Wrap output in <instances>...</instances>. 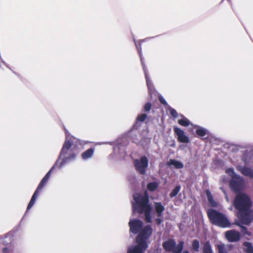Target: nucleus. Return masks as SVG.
I'll use <instances>...</instances> for the list:
<instances>
[{
  "mask_svg": "<svg viewBox=\"0 0 253 253\" xmlns=\"http://www.w3.org/2000/svg\"><path fill=\"white\" fill-rule=\"evenodd\" d=\"M78 141V140L74 136H71L69 138L66 139L61 150L59 158H58L53 166L48 171V172L41 181L27 206V211L29 210L35 204L37 196H38L40 191L42 190V189L48 182L53 170L56 168L61 169L67 161L75 159L76 157V154L75 153H73L70 154L69 156L63 158V160L59 163V161L61 157L66 155L68 153V152L71 148L72 146L74 143H77Z\"/></svg>",
  "mask_w": 253,
  "mask_h": 253,
  "instance_id": "obj_1",
  "label": "nucleus"
},
{
  "mask_svg": "<svg viewBox=\"0 0 253 253\" xmlns=\"http://www.w3.org/2000/svg\"><path fill=\"white\" fill-rule=\"evenodd\" d=\"M234 206L239 211L237 216L239 221L243 224L249 225L253 219L250 210L252 201L250 197L245 193L237 194L234 201Z\"/></svg>",
  "mask_w": 253,
  "mask_h": 253,
  "instance_id": "obj_2",
  "label": "nucleus"
},
{
  "mask_svg": "<svg viewBox=\"0 0 253 253\" xmlns=\"http://www.w3.org/2000/svg\"><path fill=\"white\" fill-rule=\"evenodd\" d=\"M135 204H133V209L139 214L144 213L145 220L147 223L152 222L151 212L152 207L149 204V197L147 191L144 195L137 193L133 195Z\"/></svg>",
  "mask_w": 253,
  "mask_h": 253,
  "instance_id": "obj_3",
  "label": "nucleus"
},
{
  "mask_svg": "<svg viewBox=\"0 0 253 253\" xmlns=\"http://www.w3.org/2000/svg\"><path fill=\"white\" fill-rule=\"evenodd\" d=\"M207 213L212 224L223 228L230 226V221L224 213L213 209H208Z\"/></svg>",
  "mask_w": 253,
  "mask_h": 253,
  "instance_id": "obj_4",
  "label": "nucleus"
},
{
  "mask_svg": "<svg viewBox=\"0 0 253 253\" xmlns=\"http://www.w3.org/2000/svg\"><path fill=\"white\" fill-rule=\"evenodd\" d=\"M152 233V228L150 225H146L139 233L136 237V243L148 247L147 241L151 236Z\"/></svg>",
  "mask_w": 253,
  "mask_h": 253,
  "instance_id": "obj_5",
  "label": "nucleus"
},
{
  "mask_svg": "<svg viewBox=\"0 0 253 253\" xmlns=\"http://www.w3.org/2000/svg\"><path fill=\"white\" fill-rule=\"evenodd\" d=\"M134 165L136 170L140 174H144L148 166V160L146 156H142L140 159H135Z\"/></svg>",
  "mask_w": 253,
  "mask_h": 253,
  "instance_id": "obj_6",
  "label": "nucleus"
},
{
  "mask_svg": "<svg viewBox=\"0 0 253 253\" xmlns=\"http://www.w3.org/2000/svg\"><path fill=\"white\" fill-rule=\"evenodd\" d=\"M243 185V178L237 174L232 176L230 181V186L233 191L236 192L240 191L242 189Z\"/></svg>",
  "mask_w": 253,
  "mask_h": 253,
  "instance_id": "obj_7",
  "label": "nucleus"
},
{
  "mask_svg": "<svg viewBox=\"0 0 253 253\" xmlns=\"http://www.w3.org/2000/svg\"><path fill=\"white\" fill-rule=\"evenodd\" d=\"M129 226V231L134 234H136L140 232L142 229L143 223L138 219H131L128 223Z\"/></svg>",
  "mask_w": 253,
  "mask_h": 253,
  "instance_id": "obj_8",
  "label": "nucleus"
},
{
  "mask_svg": "<svg viewBox=\"0 0 253 253\" xmlns=\"http://www.w3.org/2000/svg\"><path fill=\"white\" fill-rule=\"evenodd\" d=\"M174 134L177 136V140L182 143H188L189 141L188 136L184 134L183 130L177 127H173Z\"/></svg>",
  "mask_w": 253,
  "mask_h": 253,
  "instance_id": "obj_9",
  "label": "nucleus"
},
{
  "mask_svg": "<svg viewBox=\"0 0 253 253\" xmlns=\"http://www.w3.org/2000/svg\"><path fill=\"white\" fill-rule=\"evenodd\" d=\"M225 237L229 242H231L238 241L241 238L240 233L234 230L227 231L225 233Z\"/></svg>",
  "mask_w": 253,
  "mask_h": 253,
  "instance_id": "obj_10",
  "label": "nucleus"
},
{
  "mask_svg": "<svg viewBox=\"0 0 253 253\" xmlns=\"http://www.w3.org/2000/svg\"><path fill=\"white\" fill-rule=\"evenodd\" d=\"M237 169L244 175L253 178V169L251 168L245 166H239L237 167Z\"/></svg>",
  "mask_w": 253,
  "mask_h": 253,
  "instance_id": "obj_11",
  "label": "nucleus"
},
{
  "mask_svg": "<svg viewBox=\"0 0 253 253\" xmlns=\"http://www.w3.org/2000/svg\"><path fill=\"white\" fill-rule=\"evenodd\" d=\"M176 242L173 239H169L163 243L162 246L164 249L169 252H171L175 247Z\"/></svg>",
  "mask_w": 253,
  "mask_h": 253,
  "instance_id": "obj_12",
  "label": "nucleus"
},
{
  "mask_svg": "<svg viewBox=\"0 0 253 253\" xmlns=\"http://www.w3.org/2000/svg\"><path fill=\"white\" fill-rule=\"evenodd\" d=\"M148 247L137 244L131 249H129L127 251V253H145V251Z\"/></svg>",
  "mask_w": 253,
  "mask_h": 253,
  "instance_id": "obj_13",
  "label": "nucleus"
},
{
  "mask_svg": "<svg viewBox=\"0 0 253 253\" xmlns=\"http://www.w3.org/2000/svg\"><path fill=\"white\" fill-rule=\"evenodd\" d=\"M154 208L157 216L159 217H163V214L165 211V207L162 203L161 202H155Z\"/></svg>",
  "mask_w": 253,
  "mask_h": 253,
  "instance_id": "obj_14",
  "label": "nucleus"
},
{
  "mask_svg": "<svg viewBox=\"0 0 253 253\" xmlns=\"http://www.w3.org/2000/svg\"><path fill=\"white\" fill-rule=\"evenodd\" d=\"M94 153V148L92 147L90 148L82 154L81 157L83 160H87L93 156Z\"/></svg>",
  "mask_w": 253,
  "mask_h": 253,
  "instance_id": "obj_15",
  "label": "nucleus"
},
{
  "mask_svg": "<svg viewBox=\"0 0 253 253\" xmlns=\"http://www.w3.org/2000/svg\"><path fill=\"white\" fill-rule=\"evenodd\" d=\"M206 194L208 198V200L209 203V205L212 208H216L217 207V203L216 202L213 198L209 190H207Z\"/></svg>",
  "mask_w": 253,
  "mask_h": 253,
  "instance_id": "obj_16",
  "label": "nucleus"
},
{
  "mask_svg": "<svg viewBox=\"0 0 253 253\" xmlns=\"http://www.w3.org/2000/svg\"><path fill=\"white\" fill-rule=\"evenodd\" d=\"M243 251L246 253H253V246L249 242H245L243 243Z\"/></svg>",
  "mask_w": 253,
  "mask_h": 253,
  "instance_id": "obj_17",
  "label": "nucleus"
},
{
  "mask_svg": "<svg viewBox=\"0 0 253 253\" xmlns=\"http://www.w3.org/2000/svg\"><path fill=\"white\" fill-rule=\"evenodd\" d=\"M168 165L174 166L176 169H180L183 168V164L179 161L174 159H170L168 162Z\"/></svg>",
  "mask_w": 253,
  "mask_h": 253,
  "instance_id": "obj_18",
  "label": "nucleus"
},
{
  "mask_svg": "<svg viewBox=\"0 0 253 253\" xmlns=\"http://www.w3.org/2000/svg\"><path fill=\"white\" fill-rule=\"evenodd\" d=\"M203 253H213L210 241H208L203 244Z\"/></svg>",
  "mask_w": 253,
  "mask_h": 253,
  "instance_id": "obj_19",
  "label": "nucleus"
},
{
  "mask_svg": "<svg viewBox=\"0 0 253 253\" xmlns=\"http://www.w3.org/2000/svg\"><path fill=\"white\" fill-rule=\"evenodd\" d=\"M184 242L183 241H180L177 245H175L174 249L171 252L172 253H182V251L183 249Z\"/></svg>",
  "mask_w": 253,
  "mask_h": 253,
  "instance_id": "obj_20",
  "label": "nucleus"
},
{
  "mask_svg": "<svg viewBox=\"0 0 253 253\" xmlns=\"http://www.w3.org/2000/svg\"><path fill=\"white\" fill-rule=\"evenodd\" d=\"M184 242L183 241H180L177 245H175L174 249L171 252L172 253H182V251L183 249Z\"/></svg>",
  "mask_w": 253,
  "mask_h": 253,
  "instance_id": "obj_21",
  "label": "nucleus"
},
{
  "mask_svg": "<svg viewBox=\"0 0 253 253\" xmlns=\"http://www.w3.org/2000/svg\"><path fill=\"white\" fill-rule=\"evenodd\" d=\"M137 49L139 51V54H140V60H141V65H142V68H143V70L144 71V73L145 74V78H146V81H147V86H148V88L149 89L150 88V87H149V85L148 84V75H147V71H146V67H145V64L141 57V47H140V49L138 48V47H137Z\"/></svg>",
  "mask_w": 253,
  "mask_h": 253,
  "instance_id": "obj_22",
  "label": "nucleus"
},
{
  "mask_svg": "<svg viewBox=\"0 0 253 253\" xmlns=\"http://www.w3.org/2000/svg\"><path fill=\"white\" fill-rule=\"evenodd\" d=\"M181 116L182 117V119L178 120V123L180 126H189L190 124V122L189 121V120L183 115H181Z\"/></svg>",
  "mask_w": 253,
  "mask_h": 253,
  "instance_id": "obj_23",
  "label": "nucleus"
},
{
  "mask_svg": "<svg viewBox=\"0 0 253 253\" xmlns=\"http://www.w3.org/2000/svg\"><path fill=\"white\" fill-rule=\"evenodd\" d=\"M158 187V184L155 182H150L147 184V188L151 192L154 191Z\"/></svg>",
  "mask_w": 253,
  "mask_h": 253,
  "instance_id": "obj_24",
  "label": "nucleus"
},
{
  "mask_svg": "<svg viewBox=\"0 0 253 253\" xmlns=\"http://www.w3.org/2000/svg\"><path fill=\"white\" fill-rule=\"evenodd\" d=\"M181 189L180 185H178L175 186V187L172 190V191L169 194V197L170 198H173L175 197L179 192L180 191Z\"/></svg>",
  "mask_w": 253,
  "mask_h": 253,
  "instance_id": "obj_25",
  "label": "nucleus"
},
{
  "mask_svg": "<svg viewBox=\"0 0 253 253\" xmlns=\"http://www.w3.org/2000/svg\"><path fill=\"white\" fill-rule=\"evenodd\" d=\"M196 134L198 136L203 137L207 134V130L203 127H200L196 130Z\"/></svg>",
  "mask_w": 253,
  "mask_h": 253,
  "instance_id": "obj_26",
  "label": "nucleus"
},
{
  "mask_svg": "<svg viewBox=\"0 0 253 253\" xmlns=\"http://www.w3.org/2000/svg\"><path fill=\"white\" fill-rule=\"evenodd\" d=\"M200 248L199 241L197 240H194L192 242V249L195 252H198Z\"/></svg>",
  "mask_w": 253,
  "mask_h": 253,
  "instance_id": "obj_27",
  "label": "nucleus"
},
{
  "mask_svg": "<svg viewBox=\"0 0 253 253\" xmlns=\"http://www.w3.org/2000/svg\"><path fill=\"white\" fill-rule=\"evenodd\" d=\"M241 221H240L239 222V221H236L235 222L234 224L240 226L241 228V232L244 234H248V235H250V233H248V230H247V228L245 227V226H242L241 224ZM242 224H243L242 223Z\"/></svg>",
  "mask_w": 253,
  "mask_h": 253,
  "instance_id": "obj_28",
  "label": "nucleus"
},
{
  "mask_svg": "<svg viewBox=\"0 0 253 253\" xmlns=\"http://www.w3.org/2000/svg\"><path fill=\"white\" fill-rule=\"evenodd\" d=\"M217 249L218 253H227L224 244H218Z\"/></svg>",
  "mask_w": 253,
  "mask_h": 253,
  "instance_id": "obj_29",
  "label": "nucleus"
},
{
  "mask_svg": "<svg viewBox=\"0 0 253 253\" xmlns=\"http://www.w3.org/2000/svg\"><path fill=\"white\" fill-rule=\"evenodd\" d=\"M147 117V116L146 114H141L140 115H138L136 118V121L137 122H143L146 120Z\"/></svg>",
  "mask_w": 253,
  "mask_h": 253,
  "instance_id": "obj_30",
  "label": "nucleus"
},
{
  "mask_svg": "<svg viewBox=\"0 0 253 253\" xmlns=\"http://www.w3.org/2000/svg\"><path fill=\"white\" fill-rule=\"evenodd\" d=\"M169 112L170 115L173 118H176L178 117V113L174 109L172 108H170L169 109Z\"/></svg>",
  "mask_w": 253,
  "mask_h": 253,
  "instance_id": "obj_31",
  "label": "nucleus"
},
{
  "mask_svg": "<svg viewBox=\"0 0 253 253\" xmlns=\"http://www.w3.org/2000/svg\"><path fill=\"white\" fill-rule=\"evenodd\" d=\"M151 107H152L151 104L149 102H147L144 106V107H143L144 111L145 112L148 113L151 109Z\"/></svg>",
  "mask_w": 253,
  "mask_h": 253,
  "instance_id": "obj_32",
  "label": "nucleus"
},
{
  "mask_svg": "<svg viewBox=\"0 0 253 253\" xmlns=\"http://www.w3.org/2000/svg\"><path fill=\"white\" fill-rule=\"evenodd\" d=\"M226 172L231 176L234 175L235 174H236L234 171V169L233 168H228L226 169Z\"/></svg>",
  "mask_w": 253,
  "mask_h": 253,
  "instance_id": "obj_33",
  "label": "nucleus"
},
{
  "mask_svg": "<svg viewBox=\"0 0 253 253\" xmlns=\"http://www.w3.org/2000/svg\"><path fill=\"white\" fill-rule=\"evenodd\" d=\"M159 100L160 103L161 104H163L164 105H167V101H166V100L164 99V98L162 96L160 95L159 96Z\"/></svg>",
  "mask_w": 253,
  "mask_h": 253,
  "instance_id": "obj_34",
  "label": "nucleus"
},
{
  "mask_svg": "<svg viewBox=\"0 0 253 253\" xmlns=\"http://www.w3.org/2000/svg\"><path fill=\"white\" fill-rule=\"evenodd\" d=\"M155 222L157 225H160L162 222V219L160 217H158V218L155 219Z\"/></svg>",
  "mask_w": 253,
  "mask_h": 253,
  "instance_id": "obj_35",
  "label": "nucleus"
},
{
  "mask_svg": "<svg viewBox=\"0 0 253 253\" xmlns=\"http://www.w3.org/2000/svg\"><path fill=\"white\" fill-rule=\"evenodd\" d=\"M2 252L3 253H8V249L7 248H4L2 250Z\"/></svg>",
  "mask_w": 253,
  "mask_h": 253,
  "instance_id": "obj_36",
  "label": "nucleus"
},
{
  "mask_svg": "<svg viewBox=\"0 0 253 253\" xmlns=\"http://www.w3.org/2000/svg\"><path fill=\"white\" fill-rule=\"evenodd\" d=\"M183 253H189V252L187 250L184 251Z\"/></svg>",
  "mask_w": 253,
  "mask_h": 253,
  "instance_id": "obj_37",
  "label": "nucleus"
}]
</instances>
